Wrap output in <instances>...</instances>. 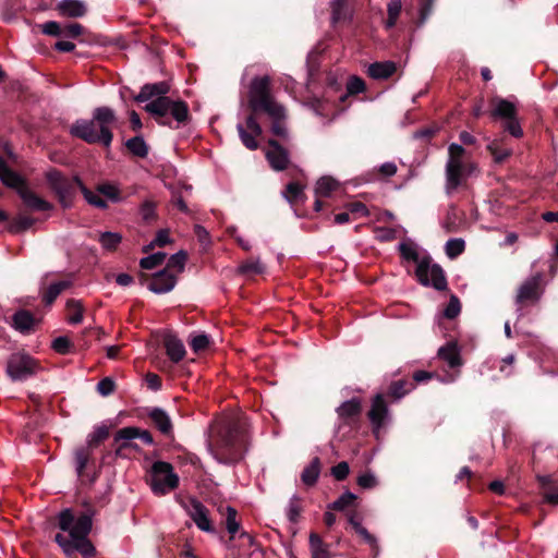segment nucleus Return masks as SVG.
Segmentation results:
<instances>
[{"label":"nucleus","mask_w":558,"mask_h":558,"mask_svg":"<svg viewBox=\"0 0 558 558\" xmlns=\"http://www.w3.org/2000/svg\"><path fill=\"white\" fill-rule=\"evenodd\" d=\"M169 92L170 85L168 82L148 83L141 88L134 99L136 102H146L156 97L145 105L144 110L159 125L178 129L180 125H186L192 117L187 102L182 99H172L167 96Z\"/></svg>","instance_id":"f257e3e1"},{"label":"nucleus","mask_w":558,"mask_h":558,"mask_svg":"<svg viewBox=\"0 0 558 558\" xmlns=\"http://www.w3.org/2000/svg\"><path fill=\"white\" fill-rule=\"evenodd\" d=\"M117 120L113 109L107 106L97 107L93 110L90 120H76L70 128V134L87 144H101L109 148L113 140L112 126Z\"/></svg>","instance_id":"f03ea898"},{"label":"nucleus","mask_w":558,"mask_h":558,"mask_svg":"<svg viewBox=\"0 0 558 558\" xmlns=\"http://www.w3.org/2000/svg\"><path fill=\"white\" fill-rule=\"evenodd\" d=\"M209 449L219 463L235 464L244 458L247 450L246 434L239 425L223 426L210 441Z\"/></svg>","instance_id":"7ed1b4c3"},{"label":"nucleus","mask_w":558,"mask_h":558,"mask_svg":"<svg viewBox=\"0 0 558 558\" xmlns=\"http://www.w3.org/2000/svg\"><path fill=\"white\" fill-rule=\"evenodd\" d=\"M399 252L401 257L407 260H411L417 264L415 269V276L417 281L424 286H432L437 291H445L448 288L447 278L445 271L438 264H433V259L429 255L420 257L416 250L407 243L399 245Z\"/></svg>","instance_id":"20e7f679"},{"label":"nucleus","mask_w":558,"mask_h":558,"mask_svg":"<svg viewBox=\"0 0 558 558\" xmlns=\"http://www.w3.org/2000/svg\"><path fill=\"white\" fill-rule=\"evenodd\" d=\"M248 108L253 112H265L268 116H278L281 105L270 93L269 76H256L252 80L248 90Z\"/></svg>","instance_id":"39448f33"},{"label":"nucleus","mask_w":558,"mask_h":558,"mask_svg":"<svg viewBox=\"0 0 558 558\" xmlns=\"http://www.w3.org/2000/svg\"><path fill=\"white\" fill-rule=\"evenodd\" d=\"M45 178L61 207L64 209L71 208L76 196V190H81L83 185L81 178L74 175L72 179H69L56 168L47 171Z\"/></svg>","instance_id":"423d86ee"},{"label":"nucleus","mask_w":558,"mask_h":558,"mask_svg":"<svg viewBox=\"0 0 558 558\" xmlns=\"http://www.w3.org/2000/svg\"><path fill=\"white\" fill-rule=\"evenodd\" d=\"M85 511L75 518L72 509H64L58 515V526L60 530L70 533L71 538L88 536L93 527V518L96 515V509L85 502Z\"/></svg>","instance_id":"0eeeda50"},{"label":"nucleus","mask_w":558,"mask_h":558,"mask_svg":"<svg viewBox=\"0 0 558 558\" xmlns=\"http://www.w3.org/2000/svg\"><path fill=\"white\" fill-rule=\"evenodd\" d=\"M147 482L156 496H163L178 488L180 480L171 463L156 461L148 472Z\"/></svg>","instance_id":"6e6552de"},{"label":"nucleus","mask_w":558,"mask_h":558,"mask_svg":"<svg viewBox=\"0 0 558 558\" xmlns=\"http://www.w3.org/2000/svg\"><path fill=\"white\" fill-rule=\"evenodd\" d=\"M492 102L494 108L490 111V118L495 121H501L504 131L508 132L511 136L521 138L523 136V130L514 104L500 97L493 98Z\"/></svg>","instance_id":"1a4fd4ad"},{"label":"nucleus","mask_w":558,"mask_h":558,"mask_svg":"<svg viewBox=\"0 0 558 558\" xmlns=\"http://www.w3.org/2000/svg\"><path fill=\"white\" fill-rule=\"evenodd\" d=\"M37 368V361L26 354H12L7 362V373L14 381L26 380Z\"/></svg>","instance_id":"9d476101"},{"label":"nucleus","mask_w":558,"mask_h":558,"mask_svg":"<svg viewBox=\"0 0 558 558\" xmlns=\"http://www.w3.org/2000/svg\"><path fill=\"white\" fill-rule=\"evenodd\" d=\"M140 282L156 294H165L174 289L178 278L174 272L161 269L155 274L141 272Z\"/></svg>","instance_id":"9b49d317"},{"label":"nucleus","mask_w":558,"mask_h":558,"mask_svg":"<svg viewBox=\"0 0 558 558\" xmlns=\"http://www.w3.org/2000/svg\"><path fill=\"white\" fill-rule=\"evenodd\" d=\"M140 438L144 444L146 445H153L154 444V437L149 430L141 429L138 427H123L117 432L114 435V444L117 445L116 448V456L123 457L124 450L126 448L132 447L133 445L130 442V440Z\"/></svg>","instance_id":"f8f14e48"},{"label":"nucleus","mask_w":558,"mask_h":558,"mask_svg":"<svg viewBox=\"0 0 558 558\" xmlns=\"http://www.w3.org/2000/svg\"><path fill=\"white\" fill-rule=\"evenodd\" d=\"M473 165L464 162L463 159L448 160L446 165V190L447 193H451L457 190L471 174Z\"/></svg>","instance_id":"ddd939ff"},{"label":"nucleus","mask_w":558,"mask_h":558,"mask_svg":"<svg viewBox=\"0 0 558 558\" xmlns=\"http://www.w3.org/2000/svg\"><path fill=\"white\" fill-rule=\"evenodd\" d=\"M184 508L199 530L208 533L215 532V527L209 518V510L198 499L191 498L189 502L184 505Z\"/></svg>","instance_id":"4468645a"},{"label":"nucleus","mask_w":558,"mask_h":558,"mask_svg":"<svg viewBox=\"0 0 558 558\" xmlns=\"http://www.w3.org/2000/svg\"><path fill=\"white\" fill-rule=\"evenodd\" d=\"M362 404L359 398H352L344 401L337 408V414L342 422V425L349 427L355 426L361 417Z\"/></svg>","instance_id":"2eb2a0df"},{"label":"nucleus","mask_w":558,"mask_h":558,"mask_svg":"<svg viewBox=\"0 0 558 558\" xmlns=\"http://www.w3.org/2000/svg\"><path fill=\"white\" fill-rule=\"evenodd\" d=\"M269 149L266 153V158L270 167L276 171H282L287 169L290 159L289 151L280 145L277 140L270 138L268 141Z\"/></svg>","instance_id":"dca6fc26"},{"label":"nucleus","mask_w":558,"mask_h":558,"mask_svg":"<svg viewBox=\"0 0 558 558\" xmlns=\"http://www.w3.org/2000/svg\"><path fill=\"white\" fill-rule=\"evenodd\" d=\"M542 275L537 274L523 282L518 291L517 303L523 305L529 302H536L541 296Z\"/></svg>","instance_id":"f3484780"},{"label":"nucleus","mask_w":558,"mask_h":558,"mask_svg":"<svg viewBox=\"0 0 558 558\" xmlns=\"http://www.w3.org/2000/svg\"><path fill=\"white\" fill-rule=\"evenodd\" d=\"M17 194L21 197L25 207L31 210L49 211L53 208V205L51 203L41 198L35 192H33L28 187L27 183L23 187L19 189Z\"/></svg>","instance_id":"a211bd4d"},{"label":"nucleus","mask_w":558,"mask_h":558,"mask_svg":"<svg viewBox=\"0 0 558 558\" xmlns=\"http://www.w3.org/2000/svg\"><path fill=\"white\" fill-rule=\"evenodd\" d=\"M367 415L373 425V433L377 434L383 427L388 415V408L381 395H377L373 399L372 407Z\"/></svg>","instance_id":"6ab92c4d"},{"label":"nucleus","mask_w":558,"mask_h":558,"mask_svg":"<svg viewBox=\"0 0 558 558\" xmlns=\"http://www.w3.org/2000/svg\"><path fill=\"white\" fill-rule=\"evenodd\" d=\"M151 424L166 437L173 435V424L168 413L161 408H151L147 413Z\"/></svg>","instance_id":"aec40b11"},{"label":"nucleus","mask_w":558,"mask_h":558,"mask_svg":"<svg viewBox=\"0 0 558 558\" xmlns=\"http://www.w3.org/2000/svg\"><path fill=\"white\" fill-rule=\"evenodd\" d=\"M41 319L36 318L32 312L27 310H19L12 316V326L20 332L28 335Z\"/></svg>","instance_id":"412c9836"},{"label":"nucleus","mask_w":558,"mask_h":558,"mask_svg":"<svg viewBox=\"0 0 558 558\" xmlns=\"http://www.w3.org/2000/svg\"><path fill=\"white\" fill-rule=\"evenodd\" d=\"M93 452L94 451L86 446H81L75 449V469L80 477L87 475V470L96 466V460Z\"/></svg>","instance_id":"4be33fe9"},{"label":"nucleus","mask_w":558,"mask_h":558,"mask_svg":"<svg viewBox=\"0 0 558 558\" xmlns=\"http://www.w3.org/2000/svg\"><path fill=\"white\" fill-rule=\"evenodd\" d=\"M163 347L172 362L178 363L184 359L186 353L184 344L173 332L168 331L165 333Z\"/></svg>","instance_id":"5701e85b"},{"label":"nucleus","mask_w":558,"mask_h":558,"mask_svg":"<svg viewBox=\"0 0 558 558\" xmlns=\"http://www.w3.org/2000/svg\"><path fill=\"white\" fill-rule=\"evenodd\" d=\"M0 181L5 186L14 189L16 193L19 192V189L23 187L27 183L21 174L9 167L2 157H0Z\"/></svg>","instance_id":"b1692460"},{"label":"nucleus","mask_w":558,"mask_h":558,"mask_svg":"<svg viewBox=\"0 0 558 558\" xmlns=\"http://www.w3.org/2000/svg\"><path fill=\"white\" fill-rule=\"evenodd\" d=\"M57 11L64 17H83L87 13L86 4L81 0H61L57 4Z\"/></svg>","instance_id":"393cba45"},{"label":"nucleus","mask_w":558,"mask_h":558,"mask_svg":"<svg viewBox=\"0 0 558 558\" xmlns=\"http://www.w3.org/2000/svg\"><path fill=\"white\" fill-rule=\"evenodd\" d=\"M438 357L445 361L450 368H457L463 364L457 341H449L440 347Z\"/></svg>","instance_id":"a878e982"},{"label":"nucleus","mask_w":558,"mask_h":558,"mask_svg":"<svg viewBox=\"0 0 558 558\" xmlns=\"http://www.w3.org/2000/svg\"><path fill=\"white\" fill-rule=\"evenodd\" d=\"M397 71L393 61L374 62L368 66L367 74L374 80H387Z\"/></svg>","instance_id":"bb28decb"},{"label":"nucleus","mask_w":558,"mask_h":558,"mask_svg":"<svg viewBox=\"0 0 558 558\" xmlns=\"http://www.w3.org/2000/svg\"><path fill=\"white\" fill-rule=\"evenodd\" d=\"M487 150L493 156L496 163H504L511 155L512 148L507 146L505 138H497L487 145Z\"/></svg>","instance_id":"cd10ccee"},{"label":"nucleus","mask_w":558,"mask_h":558,"mask_svg":"<svg viewBox=\"0 0 558 558\" xmlns=\"http://www.w3.org/2000/svg\"><path fill=\"white\" fill-rule=\"evenodd\" d=\"M71 286V280H61L50 283L46 289L43 290V302L47 306L52 305L57 298Z\"/></svg>","instance_id":"c85d7f7f"},{"label":"nucleus","mask_w":558,"mask_h":558,"mask_svg":"<svg viewBox=\"0 0 558 558\" xmlns=\"http://www.w3.org/2000/svg\"><path fill=\"white\" fill-rule=\"evenodd\" d=\"M537 482L543 490L544 500L553 506L558 505V487L553 483L550 476L538 475Z\"/></svg>","instance_id":"c756f323"},{"label":"nucleus","mask_w":558,"mask_h":558,"mask_svg":"<svg viewBox=\"0 0 558 558\" xmlns=\"http://www.w3.org/2000/svg\"><path fill=\"white\" fill-rule=\"evenodd\" d=\"M124 146L132 156L137 158L144 159L149 154V146L146 144L142 135H136L129 138L124 143Z\"/></svg>","instance_id":"7c9ffc66"},{"label":"nucleus","mask_w":558,"mask_h":558,"mask_svg":"<svg viewBox=\"0 0 558 558\" xmlns=\"http://www.w3.org/2000/svg\"><path fill=\"white\" fill-rule=\"evenodd\" d=\"M415 388L413 381L408 379H398L391 381L387 388V396L392 399H401Z\"/></svg>","instance_id":"2f4dec72"},{"label":"nucleus","mask_w":558,"mask_h":558,"mask_svg":"<svg viewBox=\"0 0 558 558\" xmlns=\"http://www.w3.org/2000/svg\"><path fill=\"white\" fill-rule=\"evenodd\" d=\"M308 542L312 558H331L329 545L326 544L317 533L312 532Z\"/></svg>","instance_id":"473e14b6"},{"label":"nucleus","mask_w":558,"mask_h":558,"mask_svg":"<svg viewBox=\"0 0 558 558\" xmlns=\"http://www.w3.org/2000/svg\"><path fill=\"white\" fill-rule=\"evenodd\" d=\"M35 222V218L24 214H19L9 221L7 229L13 234L23 233L32 228Z\"/></svg>","instance_id":"72a5a7b5"},{"label":"nucleus","mask_w":558,"mask_h":558,"mask_svg":"<svg viewBox=\"0 0 558 558\" xmlns=\"http://www.w3.org/2000/svg\"><path fill=\"white\" fill-rule=\"evenodd\" d=\"M320 459L318 457H315L312 459L310 464L306 468H304V470L301 473V480L304 485L311 487L316 484L320 473Z\"/></svg>","instance_id":"f704fd0d"},{"label":"nucleus","mask_w":558,"mask_h":558,"mask_svg":"<svg viewBox=\"0 0 558 558\" xmlns=\"http://www.w3.org/2000/svg\"><path fill=\"white\" fill-rule=\"evenodd\" d=\"M110 436V428L106 425H100L95 427L93 433H90L87 437V444L85 445L87 448L93 451L100 447L101 444L105 442Z\"/></svg>","instance_id":"c9c22d12"},{"label":"nucleus","mask_w":558,"mask_h":558,"mask_svg":"<svg viewBox=\"0 0 558 558\" xmlns=\"http://www.w3.org/2000/svg\"><path fill=\"white\" fill-rule=\"evenodd\" d=\"M186 260L187 253L185 251H179L169 257L163 270H168V272H174L178 276L184 271Z\"/></svg>","instance_id":"e433bc0d"},{"label":"nucleus","mask_w":558,"mask_h":558,"mask_svg":"<svg viewBox=\"0 0 558 558\" xmlns=\"http://www.w3.org/2000/svg\"><path fill=\"white\" fill-rule=\"evenodd\" d=\"M351 19L348 0H333L331 2V21L333 24Z\"/></svg>","instance_id":"4c0bfd02"},{"label":"nucleus","mask_w":558,"mask_h":558,"mask_svg":"<svg viewBox=\"0 0 558 558\" xmlns=\"http://www.w3.org/2000/svg\"><path fill=\"white\" fill-rule=\"evenodd\" d=\"M272 120L271 123V132L274 135L286 140L288 137V130L284 125V120L287 118L286 108L281 105V112L278 116H269Z\"/></svg>","instance_id":"58836bf2"},{"label":"nucleus","mask_w":558,"mask_h":558,"mask_svg":"<svg viewBox=\"0 0 558 558\" xmlns=\"http://www.w3.org/2000/svg\"><path fill=\"white\" fill-rule=\"evenodd\" d=\"M73 549L77 550L84 558H92L96 555V548L87 536L73 538Z\"/></svg>","instance_id":"ea45409f"},{"label":"nucleus","mask_w":558,"mask_h":558,"mask_svg":"<svg viewBox=\"0 0 558 558\" xmlns=\"http://www.w3.org/2000/svg\"><path fill=\"white\" fill-rule=\"evenodd\" d=\"M357 496L349 490L343 493L338 499L328 505V509L332 511H344L349 507H353Z\"/></svg>","instance_id":"a19ab883"},{"label":"nucleus","mask_w":558,"mask_h":558,"mask_svg":"<svg viewBox=\"0 0 558 558\" xmlns=\"http://www.w3.org/2000/svg\"><path fill=\"white\" fill-rule=\"evenodd\" d=\"M282 194L291 205L305 198L303 185L298 182L288 183Z\"/></svg>","instance_id":"79ce46f5"},{"label":"nucleus","mask_w":558,"mask_h":558,"mask_svg":"<svg viewBox=\"0 0 558 558\" xmlns=\"http://www.w3.org/2000/svg\"><path fill=\"white\" fill-rule=\"evenodd\" d=\"M338 187V182L331 177H322L316 184L317 196L327 197Z\"/></svg>","instance_id":"37998d69"},{"label":"nucleus","mask_w":558,"mask_h":558,"mask_svg":"<svg viewBox=\"0 0 558 558\" xmlns=\"http://www.w3.org/2000/svg\"><path fill=\"white\" fill-rule=\"evenodd\" d=\"M66 310L70 312L69 323L80 324L83 320L84 307L81 301L70 299L66 302Z\"/></svg>","instance_id":"c03bdc74"},{"label":"nucleus","mask_w":558,"mask_h":558,"mask_svg":"<svg viewBox=\"0 0 558 558\" xmlns=\"http://www.w3.org/2000/svg\"><path fill=\"white\" fill-rule=\"evenodd\" d=\"M236 130L239 136L241 138L242 144L250 150H255L258 148V142L256 140V135H254L251 131L246 130L242 123L236 125Z\"/></svg>","instance_id":"a18cd8bd"},{"label":"nucleus","mask_w":558,"mask_h":558,"mask_svg":"<svg viewBox=\"0 0 558 558\" xmlns=\"http://www.w3.org/2000/svg\"><path fill=\"white\" fill-rule=\"evenodd\" d=\"M167 257V254L163 252H157L155 254H151L147 257H144L140 260V267L142 269L150 270L159 267L162 265Z\"/></svg>","instance_id":"49530a36"},{"label":"nucleus","mask_w":558,"mask_h":558,"mask_svg":"<svg viewBox=\"0 0 558 558\" xmlns=\"http://www.w3.org/2000/svg\"><path fill=\"white\" fill-rule=\"evenodd\" d=\"M122 236L117 232H104L99 236V243L108 251H114L121 243Z\"/></svg>","instance_id":"de8ad7c7"},{"label":"nucleus","mask_w":558,"mask_h":558,"mask_svg":"<svg viewBox=\"0 0 558 558\" xmlns=\"http://www.w3.org/2000/svg\"><path fill=\"white\" fill-rule=\"evenodd\" d=\"M401 9H402L401 0H390L389 1L388 8H387L388 17L386 21L387 28L395 27L397 20L400 15Z\"/></svg>","instance_id":"09e8293b"},{"label":"nucleus","mask_w":558,"mask_h":558,"mask_svg":"<svg viewBox=\"0 0 558 558\" xmlns=\"http://www.w3.org/2000/svg\"><path fill=\"white\" fill-rule=\"evenodd\" d=\"M238 511L231 507H227L226 527L230 534V539L234 538V535L239 532L240 523L236 520Z\"/></svg>","instance_id":"8fccbe9b"},{"label":"nucleus","mask_w":558,"mask_h":558,"mask_svg":"<svg viewBox=\"0 0 558 558\" xmlns=\"http://www.w3.org/2000/svg\"><path fill=\"white\" fill-rule=\"evenodd\" d=\"M301 502H302V499L296 495H294L290 499L287 515H288L289 521L292 523L299 522L301 512L303 511Z\"/></svg>","instance_id":"3c124183"},{"label":"nucleus","mask_w":558,"mask_h":558,"mask_svg":"<svg viewBox=\"0 0 558 558\" xmlns=\"http://www.w3.org/2000/svg\"><path fill=\"white\" fill-rule=\"evenodd\" d=\"M446 254L453 259L461 255L465 250V243L462 239H450L446 243Z\"/></svg>","instance_id":"603ef678"},{"label":"nucleus","mask_w":558,"mask_h":558,"mask_svg":"<svg viewBox=\"0 0 558 558\" xmlns=\"http://www.w3.org/2000/svg\"><path fill=\"white\" fill-rule=\"evenodd\" d=\"M461 312V303L457 295L451 294L448 304L442 312V318L454 319Z\"/></svg>","instance_id":"864d4df0"},{"label":"nucleus","mask_w":558,"mask_h":558,"mask_svg":"<svg viewBox=\"0 0 558 558\" xmlns=\"http://www.w3.org/2000/svg\"><path fill=\"white\" fill-rule=\"evenodd\" d=\"M81 192L88 204H90L97 208H101V209H105L108 207L107 202L104 198H101L99 195L92 192L84 183L81 186Z\"/></svg>","instance_id":"5fc2aeb1"},{"label":"nucleus","mask_w":558,"mask_h":558,"mask_svg":"<svg viewBox=\"0 0 558 558\" xmlns=\"http://www.w3.org/2000/svg\"><path fill=\"white\" fill-rule=\"evenodd\" d=\"M366 89L365 82L359 76H352L347 85V95L341 97L343 101L350 95H357Z\"/></svg>","instance_id":"6e6d98bb"},{"label":"nucleus","mask_w":558,"mask_h":558,"mask_svg":"<svg viewBox=\"0 0 558 558\" xmlns=\"http://www.w3.org/2000/svg\"><path fill=\"white\" fill-rule=\"evenodd\" d=\"M189 344L195 353H199L205 351L209 347L210 338L206 333H199L192 337Z\"/></svg>","instance_id":"4d7b16f0"},{"label":"nucleus","mask_w":558,"mask_h":558,"mask_svg":"<svg viewBox=\"0 0 558 558\" xmlns=\"http://www.w3.org/2000/svg\"><path fill=\"white\" fill-rule=\"evenodd\" d=\"M97 191L111 202L116 203L121 199L119 189L110 183L99 184Z\"/></svg>","instance_id":"13d9d810"},{"label":"nucleus","mask_w":558,"mask_h":558,"mask_svg":"<svg viewBox=\"0 0 558 558\" xmlns=\"http://www.w3.org/2000/svg\"><path fill=\"white\" fill-rule=\"evenodd\" d=\"M51 347L59 354H68V353H70L71 348L73 347V343L66 337H57L52 341Z\"/></svg>","instance_id":"bf43d9fd"},{"label":"nucleus","mask_w":558,"mask_h":558,"mask_svg":"<svg viewBox=\"0 0 558 558\" xmlns=\"http://www.w3.org/2000/svg\"><path fill=\"white\" fill-rule=\"evenodd\" d=\"M239 271L243 275H258L264 271V266L258 260H246L240 265Z\"/></svg>","instance_id":"052dcab7"},{"label":"nucleus","mask_w":558,"mask_h":558,"mask_svg":"<svg viewBox=\"0 0 558 558\" xmlns=\"http://www.w3.org/2000/svg\"><path fill=\"white\" fill-rule=\"evenodd\" d=\"M435 0H420L418 24L423 25L430 16L434 9Z\"/></svg>","instance_id":"680f3d73"},{"label":"nucleus","mask_w":558,"mask_h":558,"mask_svg":"<svg viewBox=\"0 0 558 558\" xmlns=\"http://www.w3.org/2000/svg\"><path fill=\"white\" fill-rule=\"evenodd\" d=\"M330 473L337 481L341 482L348 477L350 473V466L348 462L341 461L330 469Z\"/></svg>","instance_id":"e2e57ef3"},{"label":"nucleus","mask_w":558,"mask_h":558,"mask_svg":"<svg viewBox=\"0 0 558 558\" xmlns=\"http://www.w3.org/2000/svg\"><path fill=\"white\" fill-rule=\"evenodd\" d=\"M116 390V383L111 377H105L97 384V391L104 396H110Z\"/></svg>","instance_id":"0e129e2a"},{"label":"nucleus","mask_w":558,"mask_h":558,"mask_svg":"<svg viewBox=\"0 0 558 558\" xmlns=\"http://www.w3.org/2000/svg\"><path fill=\"white\" fill-rule=\"evenodd\" d=\"M356 483L360 487L364 489H372L377 486L378 481L374 474H372L371 472H366L357 477Z\"/></svg>","instance_id":"69168bd1"},{"label":"nucleus","mask_w":558,"mask_h":558,"mask_svg":"<svg viewBox=\"0 0 558 558\" xmlns=\"http://www.w3.org/2000/svg\"><path fill=\"white\" fill-rule=\"evenodd\" d=\"M140 211L143 220L147 223L151 222L156 218L155 204L153 202H144Z\"/></svg>","instance_id":"338daca9"},{"label":"nucleus","mask_w":558,"mask_h":558,"mask_svg":"<svg viewBox=\"0 0 558 558\" xmlns=\"http://www.w3.org/2000/svg\"><path fill=\"white\" fill-rule=\"evenodd\" d=\"M41 32L49 36L59 37L63 35L61 25L56 21H48L41 25Z\"/></svg>","instance_id":"774afa93"}]
</instances>
